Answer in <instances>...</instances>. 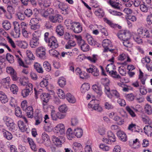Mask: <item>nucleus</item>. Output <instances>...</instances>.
I'll list each match as a JSON object with an SVG mask.
<instances>
[{
	"mask_svg": "<svg viewBox=\"0 0 152 152\" xmlns=\"http://www.w3.org/2000/svg\"><path fill=\"white\" fill-rule=\"evenodd\" d=\"M92 88L93 91L97 94L98 96H100L102 95V89L100 87H98L96 85H94L92 86Z\"/></svg>",
	"mask_w": 152,
	"mask_h": 152,
	"instance_id": "393cba45",
	"label": "nucleus"
},
{
	"mask_svg": "<svg viewBox=\"0 0 152 152\" xmlns=\"http://www.w3.org/2000/svg\"><path fill=\"white\" fill-rule=\"evenodd\" d=\"M74 134L77 138L81 137L83 134V131L81 128H77L74 130Z\"/></svg>",
	"mask_w": 152,
	"mask_h": 152,
	"instance_id": "2f4dec72",
	"label": "nucleus"
},
{
	"mask_svg": "<svg viewBox=\"0 0 152 152\" xmlns=\"http://www.w3.org/2000/svg\"><path fill=\"white\" fill-rule=\"evenodd\" d=\"M58 109L60 112L62 113H65L67 110V107L66 105L63 104L62 105L60 106Z\"/></svg>",
	"mask_w": 152,
	"mask_h": 152,
	"instance_id": "69168bd1",
	"label": "nucleus"
},
{
	"mask_svg": "<svg viewBox=\"0 0 152 152\" xmlns=\"http://www.w3.org/2000/svg\"><path fill=\"white\" fill-rule=\"evenodd\" d=\"M55 132L58 134L63 135L65 133V128L64 125L62 124H58L55 127Z\"/></svg>",
	"mask_w": 152,
	"mask_h": 152,
	"instance_id": "f8f14e48",
	"label": "nucleus"
},
{
	"mask_svg": "<svg viewBox=\"0 0 152 152\" xmlns=\"http://www.w3.org/2000/svg\"><path fill=\"white\" fill-rule=\"evenodd\" d=\"M35 113V115L34 116V118L35 119V125H37L42 122V117L41 114H38L37 112H36Z\"/></svg>",
	"mask_w": 152,
	"mask_h": 152,
	"instance_id": "a878e982",
	"label": "nucleus"
},
{
	"mask_svg": "<svg viewBox=\"0 0 152 152\" xmlns=\"http://www.w3.org/2000/svg\"><path fill=\"white\" fill-rule=\"evenodd\" d=\"M97 55L94 54L92 56L86 57V58L91 62L95 63L97 60Z\"/></svg>",
	"mask_w": 152,
	"mask_h": 152,
	"instance_id": "052dcab7",
	"label": "nucleus"
},
{
	"mask_svg": "<svg viewBox=\"0 0 152 152\" xmlns=\"http://www.w3.org/2000/svg\"><path fill=\"white\" fill-rule=\"evenodd\" d=\"M70 28L76 33H79L82 30V26L78 23H74L72 25V28Z\"/></svg>",
	"mask_w": 152,
	"mask_h": 152,
	"instance_id": "dca6fc26",
	"label": "nucleus"
},
{
	"mask_svg": "<svg viewBox=\"0 0 152 152\" xmlns=\"http://www.w3.org/2000/svg\"><path fill=\"white\" fill-rule=\"evenodd\" d=\"M117 135L119 139L123 142H126L127 140V137L125 133L123 131H118Z\"/></svg>",
	"mask_w": 152,
	"mask_h": 152,
	"instance_id": "6ab92c4d",
	"label": "nucleus"
},
{
	"mask_svg": "<svg viewBox=\"0 0 152 152\" xmlns=\"http://www.w3.org/2000/svg\"><path fill=\"white\" fill-rule=\"evenodd\" d=\"M50 95L48 93H44L41 96V99L43 102H48L50 99Z\"/></svg>",
	"mask_w": 152,
	"mask_h": 152,
	"instance_id": "72a5a7b5",
	"label": "nucleus"
},
{
	"mask_svg": "<svg viewBox=\"0 0 152 152\" xmlns=\"http://www.w3.org/2000/svg\"><path fill=\"white\" fill-rule=\"evenodd\" d=\"M129 40H125L123 41V43L125 47L127 48H131L132 47V43Z\"/></svg>",
	"mask_w": 152,
	"mask_h": 152,
	"instance_id": "6e6d98bb",
	"label": "nucleus"
},
{
	"mask_svg": "<svg viewBox=\"0 0 152 152\" xmlns=\"http://www.w3.org/2000/svg\"><path fill=\"white\" fill-rule=\"evenodd\" d=\"M102 83L104 87V92L109 98L111 99L113 96L116 98L120 97L119 94L116 90H110L109 87L110 81L108 79L106 78L102 80Z\"/></svg>",
	"mask_w": 152,
	"mask_h": 152,
	"instance_id": "f257e3e1",
	"label": "nucleus"
},
{
	"mask_svg": "<svg viewBox=\"0 0 152 152\" xmlns=\"http://www.w3.org/2000/svg\"><path fill=\"white\" fill-rule=\"evenodd\" d=\"M48 80L46 79H44L42 80L40 83L39 85L41 87H46L48 85Z\"/></svg>",
	"mask_w": 152,
	"mask_h": 152,
	"instance_id": "338daca9",
	"label": "nucleus"
},
{
	"mask_svg": "<svg viewBox=\"0 0 152 152\" xmlns=\"http://www.w3.org/2000/svg\"><path fill=\"white\" fill-rule=\"evenodd\" d=\"M139 140L137 139H136L133 141L130 140L129 142V145L131 147L135 149L138 148L139 146Z\"/></svg>",
	"mask_w": 152,
	"mask_h": 152,
	"instance_id": "5701e85b",
	"label": "nucleus"
},
{
	"mask_svg": "<svg viewBox=\"0 0 152 152\" xmlns=\"http://www.w3.org/2000/svg\"><path fill=\"white\" fill-rule=\"evenodd\" d=\"M36 54L37 56L42 59L46 58V49L43 47H40L36 49Z\"/></svg>",
	"mask_w": 152,
	"mask_h": 152,
	"instance_id": "0eeeda50",
	"label": "nucleus"
},
{
	"mask_svg": "<svg viewBox=\"0 0 152 152\" xmlns=\"http://www.w3.org/2000/svg\"><path fill=\"white\" fill-rule=\"evenodd\" d=\"M27 140L31 149L34 151H37V148H36V144L33 140L31 138H28Z\"/></svg>",
	"mask_w": 152,
	"mask_h": 152,
	"instance_id": "c756f323",
	"label": "nucleus"
},
{
	"mask_svg": "<svg viewBox=\"0 0 152 152\" xmlns=\"http://www.w3.org/2000/svg\"><path fill=\"white\" fill-rule=\"evenodd\" d=\"M138 34L142 38H148L149 34L148 31L143 27H141L137 30Z\"/></svg>",
	"mask_w": 152,
	"mask_h": 152,
	"instance_id": "9d476101",
	"label": "nucleus"
},
{
	"mask_svg": "<svg viewBox=\"0 0 152 152\" xmlns=\"http://www.w3.org/2000/svg\"><path fill=\"white\" fill-rule=\"evenodd\" d=\"M16 15L18 18L21 20H24L25 18V15L23 11L18 12L16 14Z\"/></svg>",
	"mask_w": 152,
	"mask_h": 152,
	"instance_id": "8fccbe9b",
	"label": "nucleus"
},
{
	"mask_svg": "<svg viewBox=\"0 0 152 152\" xmlns=\"http://www.w3.org/2000/svg\"><path fill=\"white\" fill-rule=\"evenodd\" d=\"M102 45L104 48V52H106L109 51L111 53H116L115 49L110 48L111 47L112 45L111 42L110 40L108 39L104 40L102 42Z\"/></svg>",
	"mask_w": 152,
	"mask_h": 152,
	"instance_id": "20e7f679",
	"label": "nucleus"
},
{
	"mask_svg": "<svg viewBox=\"0 0 152 152\" xmlns=\"http://www.w3.org/2000/svg\"><path fill=\"white\" fill-rule=\"evenodd\" d=\"M24 13L25 16L28 18L30 17L33 14L32 11L30 9H26L24 11Z\"/></svg>",
	"mask_w": 152,
	"mask_h": 152,
	"instance_id": "680f3d73",
	"label": "nucleus"
},
{
	"mask_svg": "<svg viewBox=\"0 0 152 152\" xmlns=\"http://www.w3.org/2000/svg\"><path fill=\"white\" fill-rule=\"evenodd\" d=\"M145 112L148 115H151L152 113V109L151 106L148 104H146L145 107Z\"/></svg>",
	"mask_w": 152,
	"mask_h": 152,
	"instance_id": "4d7b16f0",
	"label": "nucleus"
},
{
	"mask_svg": "<svg viewBox=\"0 0 152 152\" xmlns=\"http://www.w3.org/2000/svg\"><path fill=\"white\" fill-rule=\"evenodd\" d=\"M74 23L71 20L68 19L65 20L64 24L67 27H71V28H72V25Z\"/></svg>",
	"mask_w": 152,
	"mask_h": 152,
	"instance_id": "0e129e2a",
	"label": "nucleus"
},
{
	"mask_svg": "<svg viewBox=\"0 0 152 152\" xmlns=\"http://www.w3.org/2000/svg\"><path fill=\"white\" fill-rule=\"evenodd\" d=\"M58 113H56L54 110H52L51 113V116L53 120L56 121L58 119Z\"/></svg>",
	"mask_w": 152,
	"mask_h": 152,
	"instance_id": "e2e57ef3",
	"label": "nucleus"
},
{
	"mask_svg": "<svg viewBox=\"0 0 152 152\" xmlns=\"http://www.w3.org/2000/svg\"><path fill=\"white\" fill-rule=\"evenodd\" d=\"M2 25L4 28L6 30H9L11 27V25L10 23L7 20L4 21L2 23Z\"/></svg>",
	"mask_w": 152,
	"mask_h": 152,
	"instance_id": "ea45409f",
	"label": "nucleus"
},
{
	"mask_svg": "<svg viewBox=\"0 0 152 152\" xmlns=\"http://www.w3.org/2000/svg\"><path fill=\"white\" fill-rule=\"evenodd\" d=\"M58 83L61 87H63L66 84V81L65 79L63 77H60L58 80Z\"/></svg>",
	"mask_w": 152,
	"mask_h": 152,
	"instance_id": "864d4df0",
	"label": "nucleus"
},
{
	"mask_svg": "<svg viewBox=\"0 0 152 152\" xmlns=\"http://www.w3.org/2000/svg\"><path fill=\"white\" fill-rule=\"evenodd\" d=\"M107 136L110 142L115 141V137L113 133L111 131H109L107 133Z\"/></svg>",
	"mask_w": 152,
	"mask_h": 152,
	"instance_id": "79ce46f5",
	"label": "nucleus"
},
{
	"mask_svg": "<svg viewBox=\"0 0 152 152\" xmlns=\"http://www.w3.org/2000/svg\"><path fill=\"white\" fill-rule=\"evenodd\" d=\"M104 21L106 23L108 24L111 27L113 28H115L118 26L117 24L113 23L112 21L109 20L106 18H104Z\"/></svg>",
	"mask_w": 152,
	"mask_h": 152,
	"instance_id": "603ef678",
	"label": "nucleus"
},
{
	"mask_svg": "<svg viewBox=\"0 0 152 152\" xmlns=\"http://www.w3.org/2000/svg\"><path fill=\"white\" fill-rule=\"evenodd\" d=\"M64 28L61 25H58L56 29V31L57 34L60 36H62L64 34Z\"/></svg>",
	"mask_w": 152,
	"mask_h": 152,
	"instance_id": "7c9ffc66",
	"label": "nucleus"
},
{
	"mask_svg": "<svg viewBox=\"0 0 152 152\" xmlns=\"http://www.w3.org/2000/svg\"><path fill=\"white\" fill-rule=\"evenodd\" d=\"M145 133L148 135L152 136V126H146L143 128Z\"/></svg>",
	"mask_w": 152,
	"mask_h": 152,
	"instance_id": "cd10ccee",
	"label": "nucleus"
},
{
	"mask_svg": "<svg viewBox=\"0 0 152 152\" xmlns=\"http://www.w3.org/2000/svg\"><path fill=\"white\" fill-rule=\"evenodd\" d=\"M8 99L6 94L3 92L0 91V100L2 103H5L8 101Z\"/></svg>",
	"mask_w": 152,
	"mask_h": 152,
	"instance_id": "c85d7f7f",
	"label": "nucleus"
},
{
	"mask_svg": "<svg viewBox=\"0 0 152 152\" xmlns=\"http://www.w3.org/2000/svg\"><path fill=\"white\" fill-rule=\"evenodd\" d=\"M109 4L113 7L117 9L120 8L119 6V3L115 1V0H110L109 2Z\"/></svg>",
	"mask_w": 152,
	"mask_h": 152,
	"instance_id": "09e8293b",
	"label": "nucleus"
},
{
	"mask_svg": "<svg viewBox=\"0 0 152 152\" xmlns=\"http://www.w3.org/2000/svg\"><path fill=\"white\" fill-rule=\"evenodd\" d=\"M118 36L120 39L123 41L125 40L130 39L131 34L125 31H121L118 33Z\"/></svg>",
	"mask_w": 152,
	"mask_h": 152,
	"instance_id": "6e6552de",
	"label": "nucleus"
},
{
	"mask_svg": "<svg viewBox=\"0 0 152 152\" xmlns=\"http://www.w3.org/2000/svg\"><path fill=\"white\" fill-rule=\"evenodd\" d=\"M85 38L88 41V43L91 45H95L96 43V42L89 34H86L85 36Z\"/></svg>",
	"mask_w": 152,
	"mask_h": 152,
	"instance_id": "4be33fe9",
	"label": "nucleus"
},
{
	"mask_svg": "<svg viewBox=\"0 0 152 152\" xmlns=\"http://www.w3.org/2000/svg\"><path fill=\"white\" fill-rule=\"evenodd\" d=\"M15 115L19 117L22 118L26 123L28 122L26 118L24 116H23L20 108L19 107H17L15 108Z\"/></svg>",
	"mask_w": 152,
	"mask_h": 152,
	"instance_id": "412c9836",
	"label": "nucleus"
},
{
	"mask_svg": "<svg viewBox=\"0 0 152 152\" xmlns=\"http://www.w3.org/2000/svg\"><path fill=\"white\" fill-rule=\"evenodd\" d=\"M115 66L113 64H108L106 67V71L109 72L110 75L113 78L117 79L121 78V76L118 74L115 70H114Z\"/></svg>",
	"mask_w": 152,
	"mask_h": 152,
	"instance_id": "7ed1b4c3",
	"label": "nucleus"
},
{
	"mask_svg": "<svg viewBox=\"0 0 152 152\" xmlns=\"http://www.w3.org/2000/svg\"><path fill=\"white\" fill-rule=\"evenodd\" d=\"M13 25L16 34V35L15 37H19L20 32L21 30V24L20 25L18 22L15 21L13 22Z\"/></svg>",
	"mask_w": 152,
	"mask_h": 152,
	"instance_id": "f3484780",
	"label": "nucleus"
},
{
	"mask_svg": "<svg viewBox=\"0 0 152 152\" xmlns=\"http://www.w3.org/2000/svg\"><path fill=\"white\" fill-rule=\"evenodd\" d=\"M89 88V84L88 83H84L82 85L80 90L82 93H84L88 91Z\"/></svg>",
	"mask_w": 152,
	"mask_h": 152,
	"instance_id": "473e14b6",
	"label": "nucleus"
},
{
	"mask_svg": "<svg viewBox=\"0 0 152 152\" xmlns=\"http://www.w3.org/2000/svg\"><path fill=\"white\" fill-rule=\"evenodd\" d=\"M86 71L88 72L91 73L94 76L97 77L99 75V71L98 69L95 66H92V67L87 69Z\"/></svg>",
	"mask_w": 152,
	"mask_h": 152,
	"instance_id": "a211bd4d",
	"label": "nucleus"
},
{
	"mask_svg": "<svg viewBox=\"0 0 152 152\" xmlns=\"http://www.w3.org/2000/svg\"><path fill=\"white\" fill-rule=\"evenodd\" d=\"M42 138L44 144L47 147H49L50 145V140L48 134L45 132H43L42 135Z\"/></svg>",
	"mask_w": 152,
	"mask_h": 152,
	"instance_id": "2eb2a0df",
	"label": "nucleus"
},
{
	"mask_svg": "<svg viewBox=\"0 0 152 152\" xmlns=\"http://www.w3.org/2000/svg\"><path fill=\"white\" fill-rule=\"evenodd\" d=\"M146 21L148 25H151L152 24V13L147 16Z\"/></svg>",
	"mask_w": 152,
	"mask_h": 152,
	"instance_id": "774afa93",
	"label": "nucleus"
},
{
	"mask_svg": "<svg viewBox=\"0 0 152 152\" xmlns=\"http://www.w3.org/2000/svg\"><path fill=\"white\" fill-rule=\"evenodd\" d=\"M1 131L3 133V135L5 138L8 140L12 139L13 136L10 132L4 129H2Z\"/></svg>",
	"mask_w": 152,
	"mask_h": 152,
	"instance_id": "aec40b11",
	"label": "nucleus"
},
{
	"mask_svg": "<svg viewBox=\"0 0 152 152\" xmlns=\"http://www.w3.org/2000/svg\"><path fill=\"white\" fill-rule=\"evenodd\" d=\"M11 79L9 77H7L1 80L0 83L2 86L5 88H8L10 87V84Z\"/></svg>",
	"mask_w": 152,
	"mask_h": 152,
	"instance_id": "4468645a",
	"label": "nucleus"
},
{
	"mask_svg": "<svg viewBox=\"0 0 152 152\" xmlns=\"http://www.w3.org/2000/svg\"><path fill=\"white\" fill-rule=\"evenodd\" d=\"M27 114L28 118H32L33 116V109L31 107L29 106L27 108Z\"/></svg>",
	"mask_w": 152,
	"mask_h": 152,
	"instance_id": "a19ab883",
	"label": "nucleus"
},
{
	"mask_svg": "<svg viewBox=\"0 0 152 152\" xmlns=\"http://www.w3.org/2000/svg\"><path fill=\"white\" fill-rule=\"evenodd\" d=\"M43 66L44 69L46 71L49 72L51 70V65L48 61H45L43 63Z\"/></svg>",
	"mask_w": 152,
	"mask_h": 152,
	"instance_id": "3c124183",
	"label": "nucleus"
},
{
	"mask_svg": "<svg viewBox=\"0 0 152 152\" xmlns=\"http://www.w3.org/2000/svg\"><path fill=\"white\" fill-rule=\"evenodd\" d=\"M66 135L68 139L69 140H72L74 136V133L71 128H69L66 131Z\"/></svg>",
	"mask_w": 152,
	"mask_h": 152,
	"instance_id": "e433bc0d",
	"label": "nucleus"
},
{
	"mask_svg": "<svg viewBox=\"0 0 152 152\" xmlns=\"http://www.w3.org/2000/svg\"><path fill=\"white\" fill-rule=\"evenodd\" d=\"M55 4H56V7H58L60 10V11L64 10L67 8V7H66L64 5H63L59 1L57 0L56 1Z\"/></svg>",
	"mask_w": 152,
	"mask_h": 152,
	"instance_id": "37998d69",
	"label": "nucleus"
},
{
	"mask_svg": "<svg viewBox=\"0 0 152 152\" xmlns=\"http://www.w3.org/2000/svg\"><path fill=\"white\" fill-rule=\"evenodd\" d=\"M49 19L50 22L53 23H61L63 20L62 17L59 14L50 16Z\"/></svg>",
	"mask_w": 152,
	"mask_h": 152,
	"instance_id": "9b49d317",
	"label": "nucleus"
},
{
	"mask_svg": "<svg viewBox=\"0 0 152 152\" xmlns=\"http://www.w3.org/2000/svg\"><path fill=\"white\" fill-rule=\"evenodd\" d=\"M34 66V68L39 73H42L43 72V69L39 64L36 63L35 64Z\"/></svg>",
	"mask_w": 152,
	"mask_h": 152,
	"instance_id": "a18cd8bd",
	"label": "nucleus"
},
{
	"mask_svg": "<svg viewBox=\"0 0 152 152\" xmlns=\"http://www.w3.org/2000/svg\"><path fill=\"white\" fill-rule=\"evenodd\" d=\"M15 56L16 57L17 61L20 66L25 68L28 67V66L24 64L23 61L18 55H16Z\"/></svg>",
	"mask_w": 152,
	"mask_h": 152,
	"instance_id": "de8ad7c7",
	"label": "nucleus"
},
{
	"mask_svg": "<svg viewBox=\"0 0 152 152\" xmlns=\"http://www.w3.org/2000/svg\"><path fill=\"white\" fill-rule=\"evenodd\" d=\"M73 149L75 152H82V146L80 143L77 142L74 143Z\"/></svg>",
	"mask_w": 152,
	"mask_h": 152,
	"instance_id": "bb28decb",
	"label": "nucleus"
},
{
	"mask_svg": "<svg viewBox=\"0 0 152 152\" xmlns=\"http://www.w3.org/2000/svg\"><path fill=\"white\" fill-rule=\"evenodd\" d=\"M33 86L32 84L29 83L26 87L25 89L22 90L21 95L23 97L28 96L33 92Z\"/></svg>",
	"mask_w": 152,
	"mask_h": 152,
	"instance_id": "423d86ee",
	"label": "nucleus"
},
{
	"mask_svg": "<svg viewBox=\"0 0 152 152\" xmlns=\"http://www.w3.org/2000/svg\"><path fill=\"white\" fill-rule=\"evenodd\" d=\"M132 109L131 107H130L129 106H127L126 107V109L127 111L129 113L132 117H135L136 115Z\"/></svg>",
	"mask_w": 152,
	"mask_h": 152,
	"instance_id": "13d9d810",
	"label": "nucleus"
},
{
	"mask_svg": "<svg viewBox=\"0 0 152 152\" xmlns=\"http://www.w3.org/2000/svg\"><path fill=\"white\" fill-rule=\"evenodd\" d=\"M52 141L54 144L57 147H61L65 142V138L63 136L57 137L55 136H52Z\"/></svg>",
	"mask_w": 152,
	"mask_h": 152,
	"instance_id": "39448f33",
	"label": "nucleus"
},
{
	"mask_svg": "<svg viewBox=\"0 0 152 152\" xmlns=\"http://www.w3.org/2000/svg\"><path fill=\"white\" fill-rule=\"evenodd\" d=\"M2 119L6 125L13 121L12 119L7 116H4Z\"/></svg>",
	"mask_w": 152,
	"mask_h": 152,
	"instance_id": "bf43d9fd",
	"label": "nucleus"
},
{
	"mask_svg": "<svg viewBox=\"0 0 152 152\" xmlns=\"http://www.w3.org/2000/svg\"><path fill=\"white\" fill-rule=\"evenodd\" d=\"M113 120L117 121V124L119 125H121L124 123V119L118 116L115 115L114 117Z\"/></svg>",
	"mask_w": 152,
	"mask_h": 152,
	"instance_id": "58836bf2",
	"label": "nucleus"
},
{
	"mask_svg": "<svg viewBox=\"0 0 152 152\" xmlns=\"http://www.w3.org/2000/svg\"><path fill=\"white\" fill-rule=\"evenodd\" d=\"M140 10L142 12H148L149 7L146 5L145 3L140 4Z\"/></svg>",
	"mask_w": 152,
	"mask_h": 152,
	"instance_id": "49530a36",
	"label": "nucleus"
},
{
	"mask_svg": "<svg viewBox=\"0 0 152 152\" xmlns=\"http://www.w3.org/2000/svg\"><path fill=\"white\" fill-rule=\"evenodd\" d=\"M26 28V25L25 23L23 22L21 23V28L23 35L24 37H26L27 36V33L25 29Z\"/></svg>",
	"mask_w": 152,
	"mask_h": 152,
	"instance_id": "c9c22d12",
	"label": "nucleus"
},
{
	"mask_svg": "<svg viewBox=\"0 0 152 152\" xmlns=\"http://www.w3.org/2000/svg\"><path fill=\"white\" fill-rule=\"evenodd\" d=\"M75 37L77 41L79 46L83 52H87L89 50L90 47L89 46L84 40L82 39L80 36L75 35Z\"/></svg>",
	"mask_w": 152,
	"mask_h": 152,
	"instance_id": "f03ea898",
	"label": "nucleus"
},
{
	"mask_svg": "<svg viewBox=\"0 0 152 152\" xmlns=\"http://www.w3.org/2000/svg\"><path fill=\"white\" fill-rule=\"evenodd\" d=\"M66 99L70 103H74L76 102V99L71 94H67L66 96Z\"/></svg>",
	"mask_w": 152,
	"mask_h": 152,
	"instance_id": "f704fd0d",
	"label": "nucleus"
},
{
	"mask_svg": "<svg viewBox=\"0 0 152 152\" xmlns=\"http://www.w3.org/2000/svg\"><path fill=\"white\" fill-rule=\"evenodd\" d=\"M39 40L32 39L30 42V46L32 48H35L39 44Z\"/></svg>",
	"mask_w": 152,
	"mask_h": 152,
	"instance_id": "4c0bfd02",
	"label": "nucleus"
},
{
	"mask_svg": "<svg viewBox=\"0 0 152 152\" xmlns=\"http://www.w3.org/2000/svg\"><path fill=\"white\" fill-rule=\"evenodd\" d=\"M76 45V43L74 41L72 40L71 38V39H70L67 42V45H66V49H70L72 47L75 46Z\"/></svg>",
	"mask_w": 152,
	"mask_h": 152,
	"instance_id": "c03bdc74",
	"label": "nucleus"
},
{
	"mask_svg": "<svg viewBox=\"0 0 152 152\" xmlns=\"http://www.w3.org/2000/svg\"><path fill=\"white\" fill-rule=\"evenodd\" d=\"M48 46L52 48H56L58 46V44L56 38L53 36H51L49 38L48 40Z\"/></svg>",
	"mask_w": 152,
	"mask_h": 152,
	"instance_id": "1a4fd4ad",
	"label": "nucleus"
},
{
	"mask_svg": "<svg viewBox=\"0 0 152 152\" xmlns=\"http://www.w3.org/2000/svg\"><path fill=\"white\" fill-rule=\"evenodd\" d=\"M53 9L51 8H49L47 10L42 9L40 11L41 15L45 18L48 17L50 15L53 14Z\"/></svg>",
	"mask_w": 152,
	"mask_h": 152,
	"instance_id": "ddd939ff",
	"label": "nucleus"
},
{
	"mask_svg": "<svg viewBox=\"0 0 152 152\" xmlns=\"http://www.w3.org/2000/svg\"><path fill=\"white\" fill-rule=\"evenodd\" d=\"M18 125L20 129L22 132H28L29 129L27 127L26 125L24 124V123L22 121H19L18 122Z\"/></svg>",
	"mask_w": 152,
	"mask_h": 152,
	"instance_id": "b1692460",
	"label": "nucleus"
},
{
	"mask_svg": "<svg viewBox=\"0 0 152 152\" xmlns=\"http://www.w3.org/2000/svg\"><path fill=\"white\" fill-rule=\"evenodd\" d=\"M6 59L7 61L10 63H13L14 61V59L13 56L9 53H7L6 55Z\"/></svg>",
	"mask_w": 152,
	"mask_h": 152,
	"instance_id": "5fc2aeb1",
	"label": "nucleus"
}]
</instances>
